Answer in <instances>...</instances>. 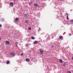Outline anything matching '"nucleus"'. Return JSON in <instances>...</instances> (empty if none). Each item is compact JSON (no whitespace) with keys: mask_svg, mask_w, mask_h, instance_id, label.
<instances>
[{"mask_svg":"<svg viewBox=\"0 0 73 73\" xmlns=\"http://www.w3.org/2000/svg\"><path fill=\"white\" fill-rule=\"evenodd\" d=\"M23 53L22 54H21V56H23Z\"/></svg>","mask_w":73,"mask_h":73,"instance_id":"5701e85b","label":"nucleus"},{"mask_svg":"<svg viewBox=\"0 0 73 73\" xmlns=\"http://www.w3.org/2000/svg\"><path fill=\"white\" fill-rule=\"evenodd\" d=\"M15 20L16 21H18L19 20V18H16Z\"/></svg>","mask_w":73,"mask_h":73,"instance_id":"9b49d317","label":"nucleus"},{"mask_svg":"<svg viewBox=\"0 0 73 73\" xmlns=\"http://www.w3.org/2000/svg\"><path fill=\"white\" fill-rule=\"evenodd\" d=\"M58 1H63V0H58Z\"/></svg>","mask_w":73,"mask_h":73,"instance_id":"b1692460","label":"nucleus"},{"mask_svg":"<svg viewBox=\"0 0 73 73\" xmlns=\"http://www.w3.org/2000/svg\"><path fill=\"white\" fill-rule=\"evenodd\" d=\"M72 60H73V57H72Z\"/></svg>","mask_w":73,"mask_h":73,"instance_id":"cd10ccee","label":"nucleus"},{"mask_svg":"<svg viewBox=\"0 0 73 73\" xmlns=\"http://www.w3.org/2000/svg\"><path fill=\"white\" fill-rule=\"evenodd\" d=\"M1 37L0 36V40H1Z\"/></svg>","mask_w":73,"mask_h":73,"instance_id":"393cba45","label":"nucleus"},{"mask_svg":"<svg viewBox=\"0 0 73 73\" xmlns=\"http://www.w3.org/2000/svg\"><path fill=\"white\" fill-rule=\"evenodd\" d=\"M70 36H72V34H70Z\"/></svg>","mask_w":73,"mask_h":73,"instance_id":"a878e982","label":"nucleus"},{"mask_svg":"<svg viewBox=\"0 0 73 73\" xmlns=\"http://www.w3.org/2000/svg\"><path fill=\"white\" fill-rule=\"evenodd\" d=\"M67 17V19H68V20H69V18H68V15Z\"/></svg>","mask_w":73,"mask_h":73,"instance_id":"f3484780","label":"nucleus"},{"mask_svg":"<svg viewBox=\"0 0 73 73\" xmlns=\"http://www.w3.org/2000/svg\"><path fill=\"white\" fill-rule=\"evenodd\" d=\"M40 52L41 54H42L43 53H44V51H43L42 50H40Z\"/></svg>","mask_w":73,"mask_h":73,"instance_id":"20e7f679","label":"nucleus"},{"mask_svg":"<svg viewBox=\"0 0 73 73\" xmlns=\"http://www.w3.org/2000/svg\"><path fill=\"white\" fill-rule=\"evenodd\" d=\"M10 55H11V56H15V55L14 53L13 52H11L10 53Z\"/></svg>","mask_w":73,"mask_h":73,"instance_id":"f257e3e1","label":"nucleus"},{"mask_svg":"<svg viewBox=\"0 0 73 73\" xmlns=\"http://www.w3.org/2000/svg\"><path fill=\"white\" fill-rule=\"evenodd\" d=\"M38 41H35L33 43L34 44H38Z\"/></svg>","mask_w":73,"mask_h":73,"instance_id":"f03ea898","label":"nucleus"},{"mask_svg":"<svg viewBox=\"0 0 73 73\" xmlns=\"http://www.w3.org/2000/svg\"><path fill=\"white\" fill-rule=\"evenodd\" d=\"M29 45V44H26V46H28Z\"/></svg>","mask_w":73,"mask_h":73,"instance_id":"aec40b11","label":"nucleus"},{"mask_svg":"<svg viewBox=\"0 0 73 73\" xmlns=\"http://www.w3.org/2000/svg\"><path fill=\"white\" fill-rule=\"evenodd\" d=\"M24 16L25 17H27V14H25L24 15Z\"/></svg>","mask_w":73,"mask_h":73,"instance_id":"4468645a","label":"nucleus"},{"mask_svg":"<svg viewBox=\"0 0 73 73\" xmlns=\"http://www.w3.org/2000/svg\"><path fill=\"white\" fill-rule=\"evenodd\" d=\"M59 38H60V39H62V38H63V36H60Z\"/></svg>","mask_w":73,"mask_h":73,"instance_id":"0eeeda50","label":"nucleus"},{"mask_svg":"<svg viewBox=\"0 0 73 73\" xmlns=\"http://www.w3.org/2000/svg\"><path fill=\"white\" fill-rule=\"evenodd\" d=\"M1 27H2V25H1V24H0V28H1Z\"/></svg>","mask_w":73,"mask_h":73,"instance_id":"4be33fe9","label":"nucleus"},{"mask_svg":"<svg viewBox=\"0 0 73 73\" xmlns=\"http://www.w3.org/2000/svg\"><path fill=\"white\" fill-rule=\"evenodd\" d=\"M71 23L73 24V20H71Z\"/></svg>","mask_w":73,"mask_h":73,"instance_id":"a211bd4d","label":"nucleus"},{"mask_svg":"<svg viewBox=\"0 0 73 73\" xmlns=\"http://www.w3.org/2000/svg\"><path fill=\"white\" fill-rule=\"evenodd\" d=\"M60 63H62V62H63V61H62V60L60 59Z\"/></svg>","mask_w":73,"mask_h":73,"instance_id":"6e6552de","label":"nucleus"},{"mask_svg":"<svg viewBox=\"0 0 73 73\" xmlns=\"http://www.w3.org/2000/svg\"><path fill=\"white\" fill-rule=\"evenodd\" d=\"M28 29L29 30H31V27H29Z\"/></svg>","mask_w":73,"mask_h":73,"instance_id":"6ab92c4d","label":"nucleus"},{"mask_svg":"<svg viewBox=\"0 0 73 73\" xmlns=\"http://www.w3.org/2000/svg\"><path fill=\"white\" fill-rule=\"evenodd\" d=\"M67 73H72V72L70 71H68L67 72Z\"/></svg>","mask_w":73,"mask_h":73,"instance_id":"2eb2a0df","label":"nucleus"},{"mask_svg":"<svg viewBox=\"0 0 73 73\" xmlns=\"http://www.w3.org/2000/svg\"><path fill=\"white\" fill-rule=\"evenodd\" d=\"M10 6L11 7H13V3L11 2L10 3Z\"/></svg>","mask_w":73,"mask_h":73,"instance_id":"39448f33","label":"nucleus"},{"mask_svg":"<svg viewBox=\"0 0 73 73\" xmlns=\"http://www.w3.org/2000/svg\"><path fill=\"white\" fill-rule=\"evenodd\" d=\"M66 15H68V14L67 13L66 14Z\"/></svg>","mask_w":73,"mask_h":73,"instance_id":"bb28decb","label":"nucleus"},{"mask_svg":"<svg viewBox=\"0 0 73 73\" xmlns=\"http://www.w3.org/2000/svg\"><path fill=\"white\" fill-rule=\"evenodd\" d=\"M6 43L7 45H9V42L8 41H6L5 42Z\"/></svg>","mask_w":73,"mask_h":73,"instance_id":"7ed1b4c3","label":"nucleus"},{"mask_svg":"<svg viewBox=\"0 0 73 73\" xmlns=\"http://www.w3.org/2000/svg\"><path fill=\"white\" fill-rule=\"evenodd\" d=\"M6 63L7 64H9V61L8 60L7 62Z\"/></svg>","mask_w":73,"mask_h":73,"instance_id":"9d476101","label":"nucleus"},{"mask_svg":"<svg viewBox=\"0 0 73 73\" xmlns=\"http://www.w3.org/2000/svg\"><path fill=\"white\" fill-rule=\"evenodd\" d=\"M34 5L35 7H38V4H37L36 3H35Z\"/></svg>","mask_w":73,"mask_h":73,"instance_id":"423d86ee","label":"nucleus"},{"mask_svg":"<svg viewBox=\"0 0 73 73\" xmlns=\"http://www.w3.org/2000/svg\"><path fill=\"white\" fill-rule=\"evenodd\" d=\"M66 64V63H64L63 64V66H65Z\"/></svg>","mask_w":73,"mask_h":73,"instance_id":"dca6fc26","label":"nucleus"},{"mask_svg":"<svg viewBox=\"0 0 73 73\" xmlns=\"http://www.w3.org/2000/svg\"><path fill=\"white\" fill-rule=\"evenodd\" d=\"M15 44H16V45H17V44H18V42H16Z\"/></svg>","mask_w":73,"mask_h":73,"instance_id":"412c9836","label":"nucleus"},{"mask_svg":"<svg viewBox=\"0 0 73 73\" xmlns=\"http://www.w3.org/2000/svg\"><path fill=\"white\" fill-rule=\"evenodd\" d=\"M25 23H26V24H28V22L27 20L25 21Z\"/></svg>","mask_w":73,"mask_h":73,"instance_id":"f8f14e48","label":"nucleus"},{"mask_svg":"<svg viewBox=\"0 0 73 73\" xmlns=\"http://www.w3.org/2000/svg\"><path fill=\"white\" fill-rule=\"evenodd\" d=\"M26 61H29V58H26Z\"/></svg>","mask_w":73,"mask_h":73,"instance_id":"1a4fd4ad","label":"nucleus"},{"mask_svg":"<svg viewBox=\"0 0 73 73\" xmlns=\"http://www.w3.org/2000/svg\"><path fill=\"white\" fill-rule=\"evenodd\" d=\"M31 38H32V39H33V40H34V39H35V37H34L33 36H32Z\"/></svg>","mask_w":73,"mask_h":73,"instance_id":"ddd939ff","label":"nucleus"}]
</instances>
